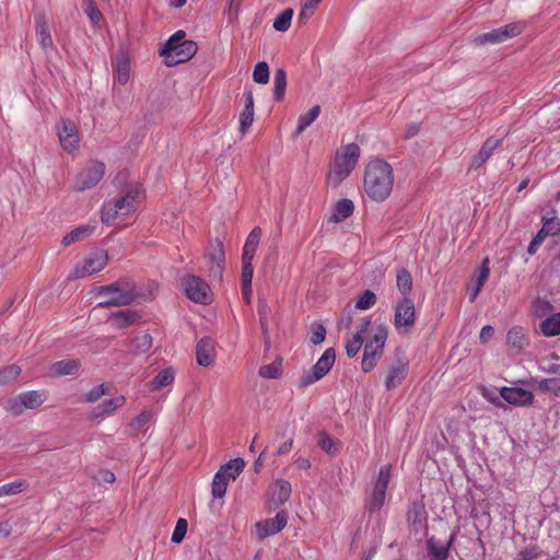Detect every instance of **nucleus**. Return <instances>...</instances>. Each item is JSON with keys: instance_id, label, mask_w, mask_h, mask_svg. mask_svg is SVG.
Here are the masks:
<instances>
[{"instance_id": "2eb2a0df", "label": "nucleus", "mask_w": 560, "mask_h": 560, "mask_svg": "<svg viewBox=\"0 0 560 560\" xmlns=\"http://www.w3.org/2000/svg\"><path fill=\"white\" fill-rule=\"evenodd\" d=\"M500 396L504 401L516 407H529L534 402V394L520 387L500 388Z\"/></svg>"}, {"instance_id": "a18cd8bd", "label": "nucleus", "mask_w": 560, "mask_h": 560, "mask_svg": "<svg viewBox=\"0 0 560 560\" xmlns=\"http://www.w3.org/2000/svg\"><path fill=\"white\" fill-rule=\"evenodd\" d=\"M258 374L264 378H279L282 374L281 361L276 360L270 364L260 366Z\"/></svg>"}, {"instance_id": "5701e85b", "label": "nucleus", "mask_w": 560, "mask_h": 560, "mask_svg": "<svg viewBox=\"0 0 560 560\" xmlns=\"http://www.w3.org/2000/svg\"><path fill=\"white\" fill-rule=\"evenodd\" d=\"M371 322L370 319H362L360 329L353 334L346 342V353L349 358H353L358 354L359 350L363 345V335L366 332Z\"/></svg>"}, {"instance_id": "69168bd1", "label": "nucleus", "mask_w": 560, "mask_h": 560, "mask_svg": "<svg viewBox=\"0 0 560 560\" xmlns=\"http://www.w3.org/2000/svg\"><path fill=\"white\" fill-rule=\"evenodd\" d=\"M85 13L90 18L91 22L95 25H97L103 18L101 11L97 9V7L94 3H90L86 7Z\"/></svg>"}, {"instance_id": "473e14b6", "label": "nucleus", "mask_w": 560, "mask_h": 560, "mask_svg": "<svg viewBox=\"0 0 560 560\" xmlns=\"http://www.w3.org/2000/svg\"><path fill=\"white\" fill-rule=\"evenodd\" d=\"M254 275L253 265H242L241 292L246 302L252 299V280Z\"/></svg>"}, {"instance_id": "39448f33", "label": "nucleus", "mask_w": 560, "mask_h": 560, "mask_svg": "<svg viewBox=\"0 0 560 560\" xmlns=\"http://www.w3.org/2000/svg\"><path fill=\"white\" fill-rule=\"evenodd\" d=\"M387 336L388 328L384 324L377 325L371 329L369 339L364 345L361 362V368L364 372L373 370L377 361L382 358Z\"/></svg>"}, {"instance_id": "1a4fd4ad", "label": "nucleus", "mask_w": 560, "mask_h": 560, "mask_svg": "<svg viewBox=\"0 0 560 560\" xmlns=\"http://www.w3.org/2000/svg\"><path fill=\"white\" fill-rule=\"evenodd\" d=\"M390 479V466H382L374 483L371 497L366 501V508L370 512L381 510L385 502V494Z\"/></svg>"}, {"instance_id": "f03ea898", "label": "nucleus", "mask_w": 560, "mask_h": 560, "mask_svg": "<svg viewBox=\"0 0 560 560\" xmlns=\"http://www.w3.org/2000/svg\"><path fill=\"white\" fill-rule=\"evenodd\" d=\"M140 187H131L124 195L105 201L101 210L102 222L113 224L135 213L140 205Z\"/></svg>"}, {"instance_id": "a19ab883", "label": "nucleus", "mask_w": 560, "mask_h": 560, "mask_svg": "<svg viewBox=\"0 0 560 560\" xmlns=\"http://www.w3.org/2000/svg\"><path fill=\"white\" fill-rule=\"evenodd\" d=\"M287 89V73L282 68L275 71L273 74V97L281 101Z\"/></svg>"}, {"instance_id": "f257e3e1", "label": "nucleus", "mask_w": 560, "mask_h": 560, "mask_svg": "<svg viewBox=\"0 0 560 560\" xmlns=\"http://www.w3.org/2000/svg\"><path fill=\"white\" fill-rule=\"evenodd\" d=\"M394 186V171L382 159L371 160L364 171L363 188L370 199L376 202L386 200Z\"/></svg>"}, {"instance_id": "3c124183", "label": "nucleus", "mask_w": 560, "mask_h": 560, "mask_svg": "<svg viewBox=\"0 0 560 560\" xmlns=\"http://www.w3.org/2000/svg\"><path fill=\"white\" fill-rule=\"evenodd\" d=\"M21 374V368L16 364H11L0 369V384H7L18 378Z\"/></svg>"}, {"instance_id": "f8f14e48", "label": "nucleus", "mask_w": 560, "mask_h": 560, "mask_svg": "<svg viewBox=\"0 0 560 560\" xmlns=\"http://www.w3.org/2000/svg\"><path fill=\"white\" fill-rule=\"evenodd\" d=\"M206 258L210 275L215 279H221L225 267V254L221 241L215 240L210 243Z\"/></svg>"}, {"instance_id": "0e129e2a", "label": "nucleus", "mask_w": 560, "mask_h": 560, "mask_svg": "<svg viewBox=\"0 0 560 560\" xmlns=\"http://www.w3.org/2000/svg\"><path fill=\"white\" fill-rule=\"evenodd\" d=\"M106 390H105V386L102 384V385H98V386H95L93 388H91L86 395H85V398H86V401L89 402H95L97 401L103 395H105Z\"/></svg>"}, {"instance_id": "de8ad7c7", "label": "nucleus", "mask_w": 560, "mask_h": 560, "mask_svg": "<svg viewBox=\"0 0 560 560\" xmlns=\"http://www.w3.org/2000/svg\"><path fill=\"white\" fill-rule=\"evenodd\" d=\"M472 43L477 46L485 45V44H500L502 42V37L500 36L499 30H492L490 32L477 35Z\"/></svg>"}, {"instance_id": "c85d7f7f", "label": "nucleus", "mask_w": 560, "mask_h": 560, "mask_svg": "<svg viewBox=\"0 0 560 560\" xmlns=\"http://www.w3.org/2000/svg\"><path fill=\"white\" fill-rule=\"evenodd\" d=\"M354 210V205L350 199H340L334 207L330 222L339 223L349 218Z\"/></svg>"}, {"instance_id": "8fccbe9b", "label": "nucleus", "mask_w": 560, "mask_h": 560, "mask_svg": "<svg viewBox=\"0 0 560 560\" xmlns=\"http://www.w3.org/2000/svg\"><path fill=\"white\" fill-rule=\"evenodd\" d=\"M253 80L258 84H266L269 81V66L265 61H259L254 69Z\"/></svg>"}, {"instance_id": "4468645a", "label": "nucleus", "mask_w": 560, "mask_h": 560, "mask_svg": "<svg viewBox=\"0 0 560 560\" xmlns=\"http://www.w3.org/2000/svg\"><path fill=\"white\" fill-rule=\"evenodd\" d=\"M58 137L61 147L69 153L79 149V131L75 125L69 119H62L58 125Z\"/></svg>"}, {"instance_id": "bf43d9fd", "label": "nucleus", "mask_w": 560, "mask_h": 560, "mask_svg": "<svg viewBox=\"0 0 560 560\" xmlns=\"http://www.w3.org/2000/svg\"><path fill=\"white\" fill-rule=\"evenodd\" d=\"M325 336H326V328L324 327V325L314 323L312 325L311 341L314 345H319L325 340Z\"/></svg>"}, {"instance_id": "4c0bfd02", "label": "nucleus", "mask_w": 560, "mask_h": 560, "mask_svg": "<svg viewBox=\"0 0 560 560\" xmlns=\"http://www.w3.org/2000/svg\"><path fill=\"white\" fill-rule=\"evenodd\" d=\"M245 463L242 458H234L221 466L219 470H224L223 477L234 481L243 471Z\"/></svg>"}, {"instance_id": "ddd939ff", "label": "nucleus", "mask_w": 560, "mask_h": 560, "mask_svg": "<svg viewBox=\"0 0 560 560\" xmlns=\"http://www.w3.org/2000/svg\"><path fill=\"white\" fill-rule=\"evenodd\" d=\"M288 524V514L280 511L272 518L259 521L255 524L257 538L264 540L267 537L280 533Z\"/></svg>"}, {"instance_id": "f704fd0d", "label": "nucleus", "mask_w": 560, "mask_h": 560, "mask_svg": "<svg viewBox=\"0 0 560 560\" xmlns=\"http://www.w3.org/2000/svg\"><path fill=\"white\" fill-rule=\"evenodd\" d=\"M223 474L224 470H218L213 477L211 485V493L213 498H223L226 493L228 486L232 482V480H228L226 477H223Z\"/></svg>"}, {"instance_id": "6ab92c4d", "label": "nucleus", "mask_w": 560, "mask_h": 560, "mask_svg": "<svg viewBox=\"0 0 560 560\" xmlns=\"http://www.w3.org/2000/svg\"><path fill=\"white\" fill-rule=\"evenodd\" d=\"M244 108L240 114V131L244 136L253 125L254 121V96L252 91H245Z\"/></svg>"}, {"instance_id": "c03bdc74", "label": "nucleus", "mask_w": 560, "mask_h": 560, "mask_svg": "<svg viewBox=\"0 0 560 560\" xmlns=\"http://www.w3.org/2000/svg\"><path fill=\"white\" fill-rule=\"evenodd\" d=\"M185 32L177 31L174 33L165 43L164 47L161 49V55L166 57L172 51L178 49V46L184 43Z\"/></svg>"}, {"instance_id": "5fc2aeb1", "label": "nucleus", "mask_w": 560, "mask_h": 560, "mask_svg": "<svg viewBox=\"0 0 560 560\" xmlns=\"http://www.w3.org/2000/svg\"><path fill=\"white\" fill-rule=\"evenodd\" d=\"M541 230L548 236H557L560 234V219L552 218H544Z\"/></svg>"}, {"instance_id": "37998d69", "label": "nucleus", "mask_w": 560, "mask_h": 560, "mask_svg": "<svg viewBox=\"0 0 560 560\" xmlns=\"http://www.w3.org/2000/svg\"><path fill=\"white\" fill-rule=\"evenodd\" d=\"M525 28V24L523 22H514L508 25L499 27L500 36L502 37V42H505L510 38H513L520 35Z\"/></svg>"}, {"instance_id": "e2e57ef3", "label": "nucleus", "mask_w": 560, "mask_h": 560, "mask_svg": "<svg viewBox=\"0 0 560 560\" xmlns=\"http://www.w3.org/2000/svg\"><path fill=\"white\" fill-rule=\"evenodd\" d=\"M317 443L319 447L327 453H334L335 452V445L330 436L326 432H320L318 434Z\"/></svg>"}, {"instance_id": "6e6d98bb", "label": "nucleus", "mask_w": 560, "mask_h": 560, "mask_svg": "<svg viewBox=\"0 0 560 560\" xmlns=\"http://www.w3.org/2000/svg\"><path fill=\"white\" fill-rule=\"evenodd\" d=\"M480 395L495 407L502 408L504 404L500 394L498 395L495 389L492 387L481 386Z\"/></svg>"}, {"instance_id": "412c9836", "label": "nucleus", "mask_w": 560, "mask_h": 560, "mask_svg": "<svg viewBox=\"0 0 560 560\" xmlns=\"http://www.w3.org/2000/svg\"><path fill=\"white\" fill-rule=\"evenodd\" d=\"M81 362L78 359H65L54 362L49 368V374L54 377L74 375L78 373Z\"/></svg>"}, {"instance_id": "9b49d317", "label": "nucleus", "mask_w": 560, "mask_h": 560, "mask_svg": "<svg viewBox=\"0 0 560 560\" xmlns=\"http://www.w3.org/2000/svg\"><path fill=\"white\" fill-rule=\"evenodd\" d=\"M107 254L104 250H97L89 254L81 265L75 266L73 275L75 278H84L100 272L107 265Z\"/></svg>"}, {"instance_id": "052dcab7", "label": "nucleus", "mask_w": 560, "mask_h": 560, "mask_svg": "<svg viewBox=\"0 0 560 560\" xmlns=\"http://www.w3.org/2000/svg\"><path fill=\"white\" fill-rule=\"evenodd\" d=\"M152 418V412L149 410L140 412L130 423V427L135 430H139L144 427Z\"/></svg>"}, {"instance_id": "c9c22d12", "label": "nucleus", "mask_w": 560, "mask_h": 560, "mask_svg": "<svg viewBox=\"0 0 560 560\" xmlns=\"http://www.w3.org/2000/svg\"><path fill=\"white\" fill-rule=\"evenodd\" d=\"M540 330L546 337L560 335V312L542 320L540 323Z\"/></svg>"}, {"instance_id": "7ed1b4c3", "label": "nucleus", "mask_w": 560, "mask_h": 560, "mask_svg": "<svg viewBox=\"0 0 560 560\" xmlns=\"http://www.w3.org/2000/svg\"><path fill=\"white\" fill-rule=\"evenodd\" d=\"M360 154L361 150L357 143H349L338 149L330 163L327 177L329 184L336 187L343 182L354 170Z\"/></svg>"}, {"instance_id": "49530a36", "label": "nucleus", "mask_w": 560, "mask_h": 560, "mask_svg": "<svg viewBox=\"0 0 560 560\" xmlns=\"http://www.w3.org/2000/svg\"><path fill=\"white\" fill-rule=\"evenodd\" d=\"M27 487L25 480H18L0 486V498L21 493Z\"/></svg>"}, {"instance_id": "774afa93", "label": "nucleus", "mask_w": 560, "mask_h": 560, "mask_svg": "<svg viewBox=\"0 0 560 560\" xmlns=\"http://www.w3.org/2000/svg\"><path fill=\"white\" fill-rule=\"evenodd\" d=\"M494 335V329L490 325H486L481 328L479 339L481 343H487Z\"/></svg>"}, {"instance_id": "20e7f679", "label": "nucleus", "mask_w": 560, "mask_h": 560, "mask_svg": "<svg viewBox=\"0 0 560 560\" xmlns=\"http://www.w3.org/2000/svg\"><path fill=\"white\" fill-rule=\"evenodd\" d=\"M135 283L129 279H120L112 284L96 289L95 294L104 298L96 307L129 305L136 298Z\"/></svg>"}, {"instance_id": "338daca9", "label": "nucleus", "mask_w": 560, "mask_h": 560, "mask_svg": "<svg viewBox=\"0 0 560 560\" xmlns=\"http://www.w3.org/2000/svg\"><path fill=\"white\" fill-rule=\"evenodd\" d=\"M267 311H268V306L266 303L258 304L259 323H260V327H261L264 335H266V332H267V322H268L267 320Z\"/></svg>"}, {"instance_id": "bb28decb", "label": "nucleus", "mask_w": 560, "mask_h": 560, "mask_svg": "<svg viewBox=\"0 0 560 560\" xmlns=\"http://www.w3.org/2000/svg\"><path fill=\"white\" fill-rule=\"evenodd\" d=\"M552 372L556 373L557 376L539 380L537 387L545 394L560 398V365L552 368Z\"/></svg>"}, {"instance_id": "13d9d810", "label": "nucleus", "mask_w": 560, "mask_h": 560, "mask_svg": "<svg viewBox=\"0 0 560 560\" xmlns=\"http://www.w3.org/2000/svg\"><path fill=\"white\" fill-rule=\"evenodd\" d=\"M260 237H261V229L258 226L254 228L249 232L243 248L256 252L259 241H260Z\"/></svg>"}, {"instance_id": "dca6fc26", "label": "nucleus", "mask_w": 560, "mask_h": 560, "mask_svg": "<svg viewBox=\"0 0 560 560\" xmlns=\"http://www.w3.org/2000/svg\"><path fill=\"white\" fill-rule=\"evenodd\" d=\"M197 49L198 46L194 40L186 39L178 46V49L172 51L168 56L165 57V63L167 66H174L188 61L195 56Z\"/></svg>"}, {"instance_id": "393cba45", "label": "nucleus", "mask_w": 560, "mask_h": 560, "mask_svg": "<svg viewBox=\"0 0 560 560\" xmlns=\"http://www.w3.org/2000/svg\"><path fill=\"white\" fill-rule=\"evenodd\" d=\"M408 373V364L401 361L393 364L388 371L386 377V387L387 389L395 388L399 386Z\"/></svg>"}, {"instance_id": "cd10ccee", "label": "nucleus", "mask_w": 560, "mask_h": 560, "mask_svg": "<svg viewBox=\"0 0 560 560\" xmlns=\"http://www.w3.org/2000/svg\"><path fill=\"white\" fill-rule=\"evenodd\" d=\"M175 378V371L173 368L167 366L161 370L149 383V388L152 392L161 390L173 384Z\"/></svg>"}, {"instance_id": "79ce46f5", "label": "nucleus", "mask_w": 560, "mask_h": 560, "mask_svg": "<svg viewBox=\"0 0 560 560\" xmlns=\"http://www.w3.org/2000/svg\"><path fill=\"white\" fill-rule=\"evenodd\" d=\"M396 284L401 294L406 295L411 291L412 278L407 269H399L396 275Z\"/></svg>"}, {"instance_id": "f3484780", "label": "nucleus", "mask_w": 560, "mask_h": 560, "mask_svg": "<svg viewBox=\"0 0 560 560\" xmlns=\"http://www.w3.org/2000/svg\"><path fill=\"white\" fill-rule=\"evenodd\" d=\"M453 541L454 534H452L445 542L436 539L435 537H430L427 541L430 560H447Z\"/></svg>"}, {"instance_id": "603ef678", "label": "nucleus", "mask_w": 560, "mask_h": 560, "mask_svg": "<svg viewBox=\"0 0 560 560\" xmlns=\"http://www.w3.org/2000/svg\"><path fill=\"white\" fill-rule=\"evenodd\" d=\"M376 303V295L371 290H364L358 298L355 307L358 310H369Z\"/></svg>"}, {"instance_id": "aec40b11", "label": "nucleus", "mask_w": 560, "mask_h": 560, "mask_svg": "<svg viewBox=\"0 0 560 560\" xmlns=\"http://www.w3.org/2000/svg\"><path fill=\"white\" fill-rule=\"evenodd\" d=\"M35 32L37 42L44 50L52 47L54 42L50 35V30L46 16L43 13L35 15Z\"/></svg>"}, {"instance_id": "a211bd4d", "label": "nucleus", "mask_w": 560, "mask_h": 560, "mask_svg": "<svg viewBox=\"0 0 560 560\" xmlns=\"http://www.w3.org/2000/svg\"><path fill=\"white\" fill-rule=\"evenodd\" d=\"M501 140L494 137L488 138L481 145L478 153H476L470 162V170H477L482 166L491 156L493 151L500 145Z\"/></svg>"}, {"instance_id": "6e6552de", "label": "nucleus", "mask_w": 560, "mask_h": 560, "mask_svg": "<svg viewBox=\"0 0 560 560\" xmlns=\"http://www.w3.org/2000/svg\"><path fill=\"white\" fill-rule=\"evenodd\" d=\"M335 360V350L326 349L317 362L300 378L299 386L304 388L323 378L332 368Z\"/></svg>"}, {"instance_id": "864d4df0", "label": "nucleus", "mask_w": 560, "mask_h": 560, "mask_svg": "<svg viewBox=\"0 0 560 560\" xmlns=\"http://www.w3.org/2000/svg\"><path fill=\"white\" fill-rule=\"evenodd\" d=\"M489 259L486 258L480 267L479 273L476 278V288H475V294L471 296V302L475 301L477 294L479 293L480 289L485 284L486 280L489 277Z\"/></svg>"}, {"instance_id": "0eeeda50", "label": "nucleus", "mask_w": 560, "mask_h": 560, "mask_svg": "<svg viewBox=\"0 0 560 560\" xmlns=\"http://www.w3.org/2000/svg\"><path fill=\"white\" fill-rule=\"evenodd\" d=\"M105 174V164L97 160H91L77 174L73 190L84 191L95 187Z\"/></svg>"}, {"instance_id": "a878e982", "label": "nucleus", "mask_w": 560, "mask_h": 560, "mask_svg": "<svg viewBox=\"0 0 560 560\" xmlns=\"http://www.w3.org/2000/svg\"><path fill=\"white\" fill-rule=\"evenodd\" d=\"M126 402L125 396L106 399L93 409L92 416L94 418L108 417L114 413L118 408L122 407Z\"/></svg>"}, {"instance_id": "09e8293b", "label": "nucleus", "mask_w": 560, "mask_h": 560, "mask_svg": "<svg viewBox=\"0 0 560 560\" xmlns=\"http://www.w3.org/2000/svg\"><path fill=\"white\" fill-rule=\"evenodd\" d=\"M293 16V10L287 9L282 11L275 20L273 22V28L278 32H285L289 30L291 25V20Z\"/></svg>"}, {"instance_id": "c756f323", "label": "nucleus", "mask_w": 560, "mask_h": 560, "mask_svg": "<svg viewBox=\"0 0 560 560\" xmlns=\"http://www.w3.org/2000/svg\"><path fill=\"white\" fill-rule=\"evenodd\" d=\"M138 314L131 310H121L113 313L109 322L116 328H126L138 319Z\"/></svg>"}, {"instance_id": "423d86ee", "label": "nucleus", "mask_w": 560, "mask_h": 560, "mask_svg": "<svg viewBox=\"0 0 560 560\" xmlns=\"http://www.w3.org/2000/svg\"><path fill=\"white\" fill-rule=\"evenodd\" d=\"M180 288L186 296L197 304L208 305L212 302L210 285L206 280L196 275L183 276L180 278Z\"/></svg>"}, {"instance_id": "680f3d73", "label": "nucleus", "mask_w": 560, "mask_h": 560, "mask_svg": "<svg viewBox=\"0 0 560 560\" xmlns=\"http://www.w3.org/2000/svg\"><path fill=\"white\" fill-rule=\"evenodd\" d=\"M5 409H7L9 412H11L12 415H14V416H19V415H21V413L24 411V409H26V408H25V407H24V405L22 404V401H21V397H20V395H19L18 397L12 398V399H9V400L7 401Z\"/></svg>"}, {"instance_id": "e433bc0d", "label": "nucleus", "mask_w": 560, "mask_h": 560, "mask_svg": "<svg viewBox=\"0 0 560 560\" xmlns=\"http://www.w3.org/2000/svg\"><path fill=\"white\" fill-rule=\"evenodd\" d=\"M94 231V228L90 225H82L79 228H75L70 233L66 234L62 240V244L65 246H69L75 242L82 241L86 238L89 235L92 234Z\"/></svg>"}, {"instance_id": "b1692460", "label": "nucleus", "mask_w": 560, "mask_h": 560, "mask_svg": "<svg viewBox=\"0 0 560 560\" xmlns=\"http://www.w3.org/2000/svg\"><path fill=\"white\" fill-rule=\"evenodd\" d=\"M506 343L508 346L515 349L517 352H521L529 345V338L526 330L520 326L512 327L508 331Z\"/></svg>"}, {"instance_id": "7c9ffc66", "label": "nucleus", "mask_w": 560, "mask_h": 560, "mask_svg": "<svg viewBox=\"0 0 560 560\" xmlns=\"http://www.w3.org/2000/svg\"><path fill=\"white\" fill-rule=\"evenodd\" d=\"M130 69L129 58L124 54L119 55L115 65V77L119 84H127L130 79Z\"/></svg>"}, {"instance_id": "58836bf2", "label": "nucleus", "mask_w": 560, "mask_h": 560, "mask_svg": "<svg viewBox=\"0 0 560 560\" xmlns=\"http://www.w3.org/2000/svg\"><path fill=\"white\" fill-rule=\"evenodd\" d=\"M320 106L314 105L307 113L301 115L298 119L296 133L301 135L308 126H311L319 116Z\"/></svg>"}, {"instance_id": "2f4dec72", "label": "nucleus", "mask_w": 560, "mask_h": 560, "mask_svg": "<svg viewBox=\"0 0 560 560\" xmlns=\"http://www.w3.org/2000/svg\"><path fill=\"white\" fill-rule=\"evenodd\" d=\"M291 483L284 479H278L275 483V490L271 495V501L277 505L285 503L291 495Z\"/></svg>"}, {"instance_id": "9d476101", "label": "nucleus", "mask_w": 560, "mask_h": 560, "mask_svg": "<svg viewBox=\"0 0 560 560\" xmlns=\"http://www.w3.org/2000/svg\"><path fill=\"white\" fill-rule=\"evenodd\" d=\"M416 323V310L413 301L409 298L402 299L397 303L394 314V326L396 330L401 332H408Z\"/></svg>"}, {"instance_id": "ea45409f", "label": "nucleus", "mask_w": 560, "mask_h": 560, "mask_svg": "<svg viewBox=\"0 0 560 560\" xmlns=\"http://www.w3.org/2000/svg\"><path fill=\"white\" fill-rule=\"evenodd\" d=\"M152 347V337L148 332L138 335L131 340L130 350L136 353H145Z\"/></svg>"}, {"instance_id": "4d7b16f0", "label": "nucleus", "mask_w": 560, "mask_h": 560, "mask_svg": "<svg viewBox=\"0 0 560 560\" xmlns=\"http://www.w3.org/2000/svg\"><path fill=\"white\" fill-rule=\"evenodd\" d=\"M188 528V523L185 518H178L175 525V528L172 534V541L174 544H179L184 540Z\"/></svg>"}, {"instance_id": "4be33fe9", "label": "nucleus", "mask_w": 560, "mask_h": 560, "mask_svg": "<svg viewBox=\"0 0 560 560\" xmlns=\"http://www.w3.org/2000/svg\"><path fill=\"white\" fill-rule=\"evenodd\" d=\"M215 350L210 338L201 339L196 346L197 362L201 366H209L213 363Z\"/></svg>"}, {"instance_id": "72a5a7b5", "label": "nucleus", "mask_w": 560, "mask_h": 560, "mask_svg": "<svg viewBox=\"0 0 560 560\" xmlns=\"http://www.w3.org/2000/svg\"><path fill=\"white\" fill-rule=\"evenodd\" d=\"M20 397L26 409H35L47 399L46 393L39 390L23 392L20 394Z\"/></svg>"}]
</instances>
